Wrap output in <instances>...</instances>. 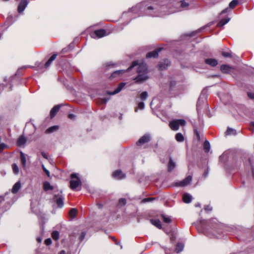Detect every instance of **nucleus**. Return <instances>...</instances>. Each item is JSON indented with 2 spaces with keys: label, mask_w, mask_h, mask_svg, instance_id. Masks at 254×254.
<instances>
[{
  "label": "nucleus",
  "mask_w": 254,
  "mask_h": 254,
  "mask_svg": "<svg viewBox=\"0 0 254 254\" xmlns=\"http://www.w3.org/2000/svg\"><path fill=\"white\" fill-rule=\"evenodd\" d=\"M170 62L168 59H164L160 62L158 64V68L160 70H163L168 68L170 65Z\"/></svg>",
  "instance_id": "obj_9"
},
{
  "label": "nucleus",
  "mask_w": 254,
  "mask_h": 254,
  "mask_svg": "<svg viewBox=\"0 0 254 254\" xmlns=\"http://www.w3.org/2000/svg\"><path fill=\"white\" fill-rule=\"evenodd\" d=\"M112 176L113 178L117 179V180H121L126 177L125 174L123 173V172L120 170H116L113 173Z\"/></svg>",
  "instance_id": "obj_10"
},
{
  "label": "nucleus",
  "mask_w": 254,
  "mask_h": 254,
  "mask_svg": "<svg viewBox=\"0 0 254 254\" xmlns=\"http://www.w3.org/2000/svg\"><path fill=\"white\" fill-rule=\"evenodd\" d=\"M162 217L163 218V222L167 223L172 222V219L170 217H168L164 214H162Z\"/></svg>",
  "instance_id": "obj_31"
},
{
  "label": "nucleus",
  "mask_w": 254,
  "mask_h": 254,
  "mask_svg": "<svg viewBox=\"0 0 254 254\" xmlns=\"http://www.w3.org/2000/svg\"><path fill=\"white\" fill-rule=\"evenodd\" d=\"M27 4H28V2H27V0H22L20 2V3L18 6V8H17L18 12L19 13H22L25 9V7L27 6Z\"/></svg>",
  "instance_id": "obj_11"
},
{
  "label": "nucleus",
  "mask_w": 254,
  "mask_h": 254,
  "mask_svg": "<svg viewBox=\"0 0 254 254\" xmlns=\"http://www.w3.org/2000/svg\"><path fill=\"white\" fill-rule=\"evenodd\" d=\"M138 108L140 110H143L144 108V103L143 102H140L138 105Z\"/></svg>",
  "instance_id": "obj_44"
},
{
  "label": "nucleus",
  "mask_w": 254,
  "mask_h": 254,
  "mask_svg": "<svg viewBox=\"0 0 254 254\" xmlns=\"http://www.w3.org/2000/svg\"><path fill=\"white\" fill-rule=\"evenodd\" d=\"M183 248L184 245L182 243H178L177 244L175 251H176L177 253H180L183 251Z\"/></svg>",
  "instance_id": "obj_29"
},
{
  "label": "nucleus",
  "mask_w": 254,
  "mask_h": 254,
  "mask_svg": "<svg viewBox=\"0 0 254 254\" xmlns=\"http://www.w3.org/2000/svg\"><path fill=\"white\" fill-rule=\"evenodd\" d=\"M37 242L39 243H40L42 242V238H40V237H38L37 238Z\"/></svg>",
  "instance_id": "obj_57"
},
{
  "label": "nucleus",
  "mask_w": 254,
  "mask_h": 254,
  "mask_svg": "<svg viewBox=\"0 0 254 254\" xmlns=\"http://www.w3.org/2000/svg\"><path fill=\"white\" fill-rule=\"evenodd\" d=\"M248 96L251 99H254V93H248Z\"/></svg>",
  "instance_id": "obj_50"
},
{
  "label": "nucleus",
  "mask_w": 254,
  "mask_h": 254,
  "mask_svg": "<svg viewBox=\"0 0 254 254\" xmlns=\"http://www.w3.org/2000/svg\"><path fill=\"white\" fill-rule=\"evenodd\" d=\"M42 169L44 172H45V173H46L47 176L49 177L50 176V172H49L47 169H46L43 165H42Z\"/></svg>",
  "instance_id": "obj_43"
},
{
  "label": "nucleus",
  "mask_w": 254,
  "mask_h": 254,
  "mask_svg": "<svg viewBox=\"0 0 254 254\" xmlns=\"http://www.w3.org/2000/svg\"><path fill=\"white\" fill-rule=\"evenodd\" d=\"M71 181H70V188L71 189L76 190L78 187H80L81 182L79 178L77 177L75 173L70 175Z\"/></svg>",
  "instance_id": "obj_4"
},
{
  "label": "nucleus",
  "mask_w": 254,
  "mask_h": 254,
  "mask_svg": "<svg viewBox=\"0 0 254 254\" xmlns=\"http://www.w3.org/2000/svg\"><path fill=\"white\" fill-rule=\"evenodd\" d=\"M60 108L61 105H60L54 106V107L52 109L50 112V116L51 119H53L55 117V116L57 115V112L60 109Z\"/></svg>",
  "instance_id": "obj_17"
},
{
  "label": "nucleus",
  "mask_w": 254,
  "mask_h": 254,
  "mask_svg": "<svg viewBox=\"0 0 254 254\" xmlns=\"http://www.w3.org/2000/svg\"><path fill=\"white\" fill-rule=\"evenodd\" d=\"M20 187H21L20 182L19 181H18L14 185L13 188H12V189H11L12 193H15L18 192L19 189H20Z\"/></svg>",
  "instance_id": "obj_22"
},
{
  "label": "nucleus",
  "mask_w": 254,
  "mask_h": 254,
  "mask_svg": "<svg viewBox=\"0 0 254 254\" xmlns=\"http://www.w3.org/2000/svg\"><path fill=\"white\" fill-rule=\"evenodd\" d=\"M191 180L192 177L190 176H189L183 180L175 183L174 185L176 187H186L190 184Z\"/></svg>",
  "instance_id": "obj_6"
},
{
  "label": "nucleus",
  "mask_w": 254,
  "mask_h": 254,
  "mask_svg": "<svg viewBox=\"0 0 254 254\" xmlns=\"http://www.w3.org/2000/svg\"><path fill=\"white\" fill-rule=\"evenodd\" d=\"M44 244L47 246H49L52 244V240L51 238H47L44 241Z\"/></svg>",
  "instance_id": "obj_41"
},
{
  "label": "nucleus",
  "mask_w": 254,
  "mask_h": 254,
  "mask_svg": "<svg viewBox=\"0 0 254 254\" xmlns=\"http://www.w3.org/2000/svg\"><path fill=\"white\" fill-rule=\"evenodd\" d=\"M20 155L21 163H22L23 168H25V166H26V160L25 155L22 151L20 152Z\"/></svg>",
  "instance_id": "obj_24"
},
{
  "label": "nucleus",
  "mask_w": 254,
  "mask_h": 254,
  "mask_svg": "<svg viewBox=\"0 0 254 254\" xmlns=\"http://www.w3.org/2000/svg\"><path fill=\"white\" fill-rule=\"evenodd\" d=\"M192 196L188 193H185L183 196V200L186 203H190L191 201Z\"/></svg>",
  "instance_id": "obj_20"
},
{
  "label": "nucleus",
  "mask_w": 254,
  "mask_h": 254,
  "mask_svg": "<svg viewBox=\"0 0 254 254\" xmlns=\"http://www.w3.org/2000/svg\"><path fill=\"white\" fill-rule=\"evenodd\" d=\"M52 62L53 61L48 60L46 63H45L44 64L45 67L47 68L48 67H49L51 64Z\"/></svg>",
  "instance_id": "obj_45"
},
{
  "label": "nucleus",
  "mask_w": 254,
  "mask_h": 254,
  "mask_svg": "<svg viewBox=\"0 0 254 254\" xmlns=\"http://www.w3.org/2000/svg\"><path fill=\"white\" fill-rule=\"evenodd\" d=\"M53 199L56 202L57 206L60 208H62L64 205V196L62 194L61 190H57V192L56 191L53 194Z\"/></svg>",
  "instance_id": "obj_5"
},
{
  "label": "nucleus",
  "mask_w": 254,
  "mask_h": 254,
  "mask_svg": "<svg viewBox=\"0 0 254 254\" xmlns=\"http://www.w3.org/2000/svg\"><path fill=\"white\" fill-rule=\"evenodd\" d=\"M5 201L4 197L0 196V205H1L2 202Z\"/></svg>",
  "instance_id": "obj_52"
},
{
  "label": "nucleus",
  "mask_w": 254,
  "mask_h": 254,
  "mask_svg": "<svg viewBox=\"0 0 254 254\" xmlns=\"http://www.w3.org/2000/svg\"><path fill=\"white\" fill-rule=\"evenodd\" d=\"M204 209L205 211H211L212 210V207L210 205H206L205 206Z\"/></svg>",
  "instance_id": "obj_47"
},
{
  "label": "nucleus",
  "mask_w": 254,
  "mask_h": 254,
  "mask_svg": "<svg viewBox=\"0 0 254 254\" xmlns=\"http://www.w3.org/2000/svg\"><path fill=\"white\" fill-rule=\"evenodd\" d=\"M196 33V31H194L193 32H192L191 33H190V34H187V36H193L194 35V34Z\"/></svg>",
  "instance_id": "obj_56"
},
{
  "label": "nucleus",
  "mask_w": 254,
  "mask_h": 254,
  "mask_svg": "<svg viewBox=\"0 0 254 254\" xmlns=\"http://www.w3.org/2000/svg\"><path fill=\"white\" fill-rule=\"evenodd\" d=\"M126 71H128L127 70H118L112 73L110 76V79H113L117 77H121Z\"/></svg>",
  "instance_id": "obj_13"
},
{
  "label": "nucleus",
  "mask_w": 254,
  "mask_h": 254,
  "mask_svg": "<svg viewBox=\"0 0 254 254\" xmlns=\"http://www.w3.org/2000/svg\"><path fill=\"white\" fill-rule=\"evenodd\" d=\"M26 140L23 136H20L17 140V145L19 146L24 145L26 143Z\"/></svg>",
  "instance_id": "obj_25"
},
{
  "label": "nucleus",
  "mask_w": 254,
  "mask_h": 254,
  "mask_svg": "<svg viewBox=\"0 0 254 254\" xmlns=\"http://www.w3.org/2000/svg\"><path fill=\"white\" fill-rule=\"evenodd\" d=\"M238 4V1L237 0H233L229 3V8L231 9H233L236 6V5Z\"/></svg>",
  "instance_id": "obj_30"
},
{
  "label": "nucleus",
  "mask_w": 254,
  "mask_h": 254,
  "mask_svg": "<svg viewBox=\"0 0 254 254\" xmlns=\"http://www.w3.org/2000/svg\"><path fill=\"white\" fill-rule=\"evenodd\" d=\"M126 83L125 82H121L119 84L117 89H115L113 92H108L107 94L111 95L118 94V93L120 92V91L123 89V87H124Z\"/></svg>",
  "instance_id": "obj_12"
},
{
  "label": "nucleus",
  "mask_w": 254,
  "mask_h": 254,
  "mask_svg": "<svg viewBox=\"0 0 254 254\" xmlns=\"http://www.w3.org/2000/svg\"><path fill=\"white\" fill-rule=\"evenodd\" d=\"M58 129V126H51L49 128H48L46 131V133H51L53 132V131H56Z\"/></svg>",
  "instance_id": "obj_28"
},
{
  "label": "nucleus",
  "mask_w": 254,
  "mask_h": 254,
  "mask_svg": "<svg viewBox=\"0 0 254 254\" xmlns=\"http://www.w3.org/2000/svg\"><path fill=\"white\" fill-rule=\"evenodd\" d=\"M153 198L152 197H147L142 200L141 202L143 203H145L147 202H150L153 200Z\"/></svg>",
  "instance_id": "obj_40"
},
{
  "label": "nucleus",
  "mask_w": 254,
  "mask_h": 254,
  "mask_svg": "<svg viewBox=\"0 0 254 254\" xmlns=\"http://www.w3.org/2000/svg\"><path fill=\"white\" fill-rule=\"evenodd\" d=\"M126 199L124 198H121L119 200V204L121 206H124L126 204Z\"/></svg>",
  "instance_id": "obj_36"
},
{
  "label": "nucleus",
  "mask_w": 254,
  "mask_h": 254,
  "mask_svg": "<svg viewBox=\"0 0 254 254\" xmlns=\"http://www.w3.org/2000/svg\"><path fill=\"white\" fill-rule=\"evenodd\" d=\"M57 56V54H54L53 55L51 58H50V59H49V60H51L52 61H54L55 60L56 57Z\"/></svg>",
  "instance_id": "obj_48"
},
{
  "label": "nucleus",
  "mask_w": 254,
  "mask_h": 254,
  "mask_svg": "<svg viewBox=\"0 0 254 254\" xmlns=\"http://www.w3.org/2000/svg\"><path fill=\"white\" fill-rule=\"evenodd\" d=\"M85 235H86V233L84 231L81 233V234H80V236H79L80 242H81L82 241H83L84 240V239L85 238Z\"/></svg>",
  "instance_id": "obj_39"
},
{
  "label": "nucleus",
  "mask_w": 254,
  "mask_h": 254,
  "mask_svg": "<svg viewBox=\"0 0 254 254\" xmlns=\"http://www.w3.org/2000/svg\"><path fill=\"white\" fill-rule=\"evenodd\" d=\"M151 139L150 135L149 134H145L143 136H142L141 138L136 142V145L140 146L144 143H148L150 141Z\"/></svg>",
  "instance_id": "obj_8"
},
{
  "label": "nucleus",
  "mask_w": 254,
  "mask_h": 254,
  "mask_svg": "<svg viewBox=\"0 0 254 254\" xmlns=\"http://www.w3.org/2000/svg\"><path fill=\"white\" fill-rule=\"evenodd\" d=\"M189 4L186 2L185 0L181 1V7H187L189 6Z\"/></svg>",
  "instance_id": "obj_42"
},
{
  "label": "nucleus",
  "mask_w": 254,
  "mask_h": 254,
  "mask_svg": "<svg viewBox=\"0 0 254 254\" xmlns=\"http://www.w3.org/2000/svg\"><path fill=\"white\" fill-rule=\"evenodd\" d=\"M251 126L253 127L252 128V131L254 132V122L251 123Z\"/></svg>",
  "instance_id": "obj_59"
},
{
  "label": "nucleus",
  "mask_w": 254,
  "mask_h": 254,
  "mask_svg": "<svg viewBox=\"0 0 254 254\" xmlns=\"http://www.w3.org/2000/svg\"><path fill=\"white\" fill-rule=\"evenodd\" d=\"M186 122L184 119H176L170 122L169 126L172 130L177 131L180 126L183 127L186 125Z\"/></svg>",
  "instance_id": "obj_3"
},
{
  "label": "nucleus",
  "mask_w": 254,
  "mask_h": 254,
  "mask_svg": "<svg viewBox=\"0 0 254 254\" xmlns=\"http://www.w3.org/2000/svg\"><path fill=\"white\" fill-rule=\"evenodd\" d=\"M11 18V17H7V19H6V22H7V21H8L10 20Z\"/></svg>",
  "instance_id": "obj_63"
},
{
  "label": "nucleus",
  "mask_w": 254,
  "mask_h": 254,
  "mask_svg": "<svg viewBox=\"0 0 254 254\" xmlns=\"http://www.w3.org/2000/svg\"><path fill=\"white\" fill-rule=\"evenodd\" d=\"M65 253V251H62L60 252V254H64Z\"/></svg>",
  "instance_id": "obj_64"
},
{
  "label": "nucleus",
  "mask_w": 254,
  "mask_h": 254,
  "mask_svg": "<svg viewBox=\"0 0 254 254\" xmlns=\"http://www.w3.org/2000/svg\"><path fill=\"white\" fill-rule=\"evenodd\" d=\"M194 131L197 137H199V133L198 132V131L196 130H195Z\"/></svg>",
  "instance_id": "obj_61"
},
{
  "label": "nucleus",
  "mask_w": 254,
  "mask_h": 254,
  "mask_svg": "<svg viewBox=\"0 0 254 254\" xmlns=\"http://www.w3.org/2000/svg\"><path fill=\"white\" fill-rule=\"evenodd\" d=\"M75 118V116L74 115V114H69L68 115V118L70 119H74Z\"/></svg>",
  "instance_id": "obj_53"
},
{
  "label": "nucleus",
  "mask_w": 254,
  "mask_h": 254,
  "mask_svg": "<svg viewBox=\"0 0 254 254\" xmlns=\"http://www.w3.org/2000/svg\"><path fill=\"white\" fill-rule=\"evenodd\" d=\"M12 169H13V171L15 174H18L19 173V168L16 164H12Z\"/></svg>",
  "instance_id": "obj_34"
},
{
  "label": "nucleus",
  "mask_w": 254,
  "mask_h": 254,
  "mask_svg": "<svg viewBox=\"0 0 254 254\" xmlns=\"http://www.w3.org/2000/svg\"><path fill=\"white\" fill-rule=\"evenodd\" d=\"M205 63L213 67L217 65L218 64V61L214 59H206L205 60Z\"/></svg>",
  "instance_id": "obj_16"
},
{
  "label": "nucleus",
  "mask_w": 254,
  "mask_h": 254,
  "mask_svg": "<svg viewBox=\"0 0 254 254\" xmlns=\"http://www.w3.org/2000/svg\"><path fill=\"white\" fill-rule=\"evenodd\" d=\"M249 163H250L252 166V169L253 170V167L254 165V157L251 156L249 158Z\"/></svg>",
  "instance_id": "obj_38"
},
{
  "label": "nucleus",
  "mask_w": 254,
  "mask_h": 254,
  "mask_svg": "<svg viewBox=\"0 0 254 254\" xmlns=\"http://www.w3.org/2000/svg\"><path fill=\"white\" fill-rule=\"evenodd\" d=\"M97 206L99 209H101L103 207V205L101 203H98Z\"/></svg>",
  "instance_id": "obj_58"
},
{
  "label": "nucleus",
  "mask_w": 254,
  "mask_h": 254,
  "mask_svg": "<svg viewBox=\"0 0 254 254\" xmlns=\"http://www.w3.org/2000/svg\"><path fill=\"white\" fill-rule=\"evenodd\" d=\"M200 98L198 99V102H197V110L199 111L200 110Z\"/></svg>",
  "instance_id": "obj_51"
},
{
  "label": "nucleus",
  "mask_w": 254,
  "mask_h": 254,
  "mask_svg": "<svg viewBox=\"0 0 254 254\" xmlns=\"http://www.w3.org/2000/svg\"><path fill=\"white\" fill-rule=\"evenodd\" d=\"M200 205H200V203H197L196 204H195V206L196 207H200Z\"/></svg>",
  "instance_id": "obj_62"
},
{
  "label": "nucleus",
  "mask_w": 254,
  "mask_h": 254,
  "mask_svg": "<svg viewBox=\"0 0 254 254\" xmlns=\"http://www.w3.org/2000/svg\"><path fill=\"white\" fill-rule=\"evenodd\" d=\"M161 50V48H158L157 50L153 51V52H149V53H147L146 55V58H157L158 56V53L160 52Z\"/></svg>",
  "instance_id": "obj_14"
},
{
  "label": "nucleus",
  "mask_w": 254,
  "mask_h": 254,
  "mask_svg": "<svg viewBox=\"0 0 254 254\" xmlns=\"http://www.w3.org/2000/svg\"><path fill=\"white\" fill-rule=\"evenodd\" d=\"M6 147V145L4 143H0V149L2 150Z\"/></svg>",
  "instance_id": "obj_49"
},
{
  "label": "nucleus",
  "mask_w": 254,
  "mask_h": 254,
  "mask_svg": "<svg viewBox=\"0 0 254 254\" xmlns=\"http://www.w3.org/2000/svg\"><path fill=\"white\" fill-rule=\"evenodd\" d=\"M147 97V93L146 91L143 92L140 94V98L142 100H145Z\"/></svg>",
  "instance_id": "obj_37"
},
{
  "label": "nucleus",
  "mask_w": 254,
  "mask_h": 254,
  "mask_svg": "<svg viewBox=\"0 0 254 254\" xmlns=\"http://www.w3.org/2000/svg\"><path fill=\"white\" fill-rule=\"evenodd\" d=\"M176 88V82L174 80L169 81L163 85L164 92L168 96H170Z\"/></svg>",
  "instance_id": "obj_2"
},
{
  "label": "nucleus",
  "mask_w": 254,
  "mask_h": 254,
  "mask_svg": "<svg viewBox=\"0 0 254 254\" xmlns=\"http://www.w3.org/2000/svg\"><path fill=\"white\" fill-rule=\"evenodd\" d=\"M229 10V8H226L224 10L222 11V12H221V14H224V13H226Z\"/></svg>",
  "instance_id": "obj_55"
},
{
  "label": "nucleus",
  "mask_w": 254,
  "mask_h": 254,
  "mask_svg": "<svg viewBox=\"0 0 254 254\" xmlns=\"http://www.w3.org/2000/svg\"><path fill=\"white\" fill-rule=\"evenodd\" d=\"M176 164L173 160L172 157L169 158V160L168 164V171L169 172H172L175 168Z\"/></svg>",
  "instance_id": "obj_18"
},
{
  "label": "nucleus",
  "mask_w": 254,
  "mask_h": 254,
  "mask_svg": "<svg viewBox=\"0 0 254 254\" xmlns=\"http://www.w3.org/2000/svg\"><path fill=\"white\" fill-rule=\"evenodd\" d=\"M52 237L54 240H57L59 237V232L57 231H53L52 234Z\"/></svg>",
  "instance_id": "obj_35"
},
{
  "label": "nucleus",
  "mask_w": 254,
  "mask_h": 254,
  "mask_svg": "<svg viewBox=\"0 0 254 254\" xmlns=\"http://www.w3.org/2000/svg\"><path fill=\"white\" fill-rule=\"evenodd\" d=\"M222 55L224 57H231V55L229 52H223L222 53Z\"/></svg>",
  "instance_id": "obj_46"
},
{
  "label": "nucleus",
  "mask_w": 254,
  "mask_h": 254,
  "mask_svg": "<svg viewBox=\"0 0 254 254\" xmlns=\"http://www.w3.org/2000/svg\"><path fill=\"white\" fill-rule=\"evenodd\" d=\"M226 135H235L237 134V131L234 129L228 127L226 132H225Z\"/></svg>",
  "instance_id": "obj_23"
},
{
  "label": "nucleus",
  "mask_w": 254,
  "mask_h": 254,
  "mask_svg": "<svg viewBox=\"0 0 254 254\" xmlns=\"http://www.w3.org/2000/svg\"><path fill=\"white\" fill-rule=\"evenodd\" d=\"M176 139L178 142H183L184 141V136L181 133H177L176 135Z\"/></svg>",
  "instance_id": "obj_32"
},
{
  "label": "nucleus",
  "mask_w": 254,
  "mask_h": 254,
  "mask_svg": "<svg viewBox=\"0 0 254 254\" xmlns=\"http://www.w3.org/2000/svg\"><path fill=\"white\" fill-rule=\"evenodd\" d=\"M43 189L44 191H47L49 190H54V192H57V190H56V189L54 188V187L51 185L50 183L47 181L45 182L43 184Z\"/></svg>",
  "instance_id": "obj_15"
},
{
  "label": "nucleus",
  "mask_w": 254,
  "mask_h": 254,
  "mask_svg": "<svg viewBox=\"0 0 254 254\" xmlns=\"http://www.w3.org/2000/svg\"><path fill=\"white\" fill-rule=\"evenodd\" d=\"M106 35V31L104 29H99L95 30L90 34L91 37L94 39H98Z\"/></svg>",
  "instance_id": "obj_7"
},
{
  "label": "nucleus",
  "mask_w": 254,
  "mask_h": 254,
  "mask_svg": "<svg viewBox=\"0 0 254 254\" xmlns=\"http://www.w3.org/2000/svg\"><path fill=\"white\" fill-rule=\"evenodd\" d=\"M147 9L148 10H152L153 9V7L151 6H149L148 7H147Z\"/></svg>",
  "instance_id": "obj_60"
},
{
  "label": "nucleus",
  "mask_w": 254,
  "mask_h": 254,
  "mask_svg": "<svg viewBox=\"0 0 254 254\" xmlns=\"http://www.w3.org/2000/svg\"><path fill=\"white\" fill-rule=\"evenodd\" d=\"M41 154H42V156L43 157V158H45L46 159H48V156L46 153L42 152L41 153Z\"/></svg>",
  "instance_id": "obj_54"
},
{
  "label": "nucleus",
  "mask_w": 254,
  "mask_h": 254,
  "mask_svg": "<svg viewBox=\"0 0 254 254\" xmlns=\"http://www.w3.org/2000/svg\"><path fill=\"white\" fill-rule=\"evenodd\" d=\"M210 143L208 141L205 140L203 144V149L204 151L207 153L210 150Z\"/></svg>",
  "instance_id": "obj_27"
},
{
  "label": "nucleus",
  "mask_w": 254,
  "mask_h": 254,
  "mask_svg": "<svg viewBox=\"0 0 254 254\" xmlns=\"http://www.w3.org/2000/svg\"><path fill=\"white\" fill-rule=\"evenodd\" d=\"M77 214V210L75 208H71L69 211V215L71 218H75Z\"/></svg>",
  "instance_id": "obj_33"
},
{
  "label": "nucleus",
  "mask_w": 254,
  "mask_h": 254,
  "mask_svg": "<svg viewBox=\"0 0 254 254\" xmlns=\"http://www.w3.org/2000/svg\"><path fill=\"white\" fill-rule=\"evenodd\" d=\"M231 69L232 68L228 64H222L220 66V70L224 73H229Z\"/></svg>",
  "instance_id": "obj_19"
},
{
  "label": "nucleus",
  "mask_w": 254,
  "mask_h": 254,
  "mask_svg": "<svg viewBox=\"0 0 254 254\" xmlns=\"http://www.w3.org/2000/svg\"><path fill=\"white\" fill-rule=\"evenodd\" d=\"M230 19L229 18L221 19L219 23H217V26L219 27H223L225 24L229 22Z\"/></svg>",
  "instance_id": "obj_26"
},
{
  "label": "nucleus",
  "mask_w": 254,
  "mask_h": 254,
  "mask_svg": "<svg viewBox=\"0 0 254 254\" xmlns=\"http://www.w3.org/2000/svg\"><path fill=\"white\" fill-rule=\"evenodd\" d=\"M150 223L157 228L160 229L161 228V225L160 220L158 219H152L150 220Z\"/></svg>",
  "instance_id": "obj_21"
},
{
  "label": "nucleus",
  "mask_w": 254,
  "mask_h": 254,
  "mask_svg": "<svg viewBox=\"0 0 254 254\" xmlns=\"http://www.w3.org/2000/svg\"><path fill=\"white\" fill-rule=\"evenodd\" d=\"M137 65L138 66V68H137L138 76L134 78V80L136 83L140 84L147 80L149 78V76L147 75V67L146 64L144 63L139 64L138 61L136 60L132 63V64L130 67L127 69V70L130 71Z\"/></svg>",
  "instance_id": "obj_1"
}]
</instances>
